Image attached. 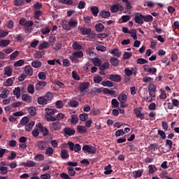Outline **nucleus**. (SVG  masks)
Segmentation results:
<instances>
[{
  "label": "nucleus",
  "mask_w": 179,
  "mask_h": 179,
  "mask_svg": "<svg viewBox=\"0 0 179 179\" xmlns=\"http://www.w3.org/2000/svg\"><path fill=\"white\" fill-rule=\"evenodd\" d=\"M117 99L120 103L121 108H125V107H127V105L125 103H127V100H128V96H127V94H125V93L120 94Z\"/></svg>",
  "instance_id": "1"
},
{
  "label": "nucleus",
  "mask_w": 179,
  "mask_h": 179,
  "mask_svg": "<svg viewBox=\"0 0 179 179\" xmlns=\"http://www.w3.org/2000/svg\"><path fill=\"white\" fill-rule=\"evenodd\" d=\"M83 150L85 153H90V155H96V149L95 147L89 145H84Z\"/></svg>",
  "instance_id": "2"
},
{
  "label": "nucleus",
  "mask_w": 179,
  "mask_h": 179,
  "mask_svg": "<svg viewBox=\"0 0 179 179\" xmlns=\"http://www.w3.org/2000/svg\"><path fill=\"white\" fill-rule=\"evenodd\" d=\"M90 86V83L89 82H83L79 85L78 89L80 92L81 96H85V90H87V89H89Z\"/></svg>",
  "instance_id": "3"
},
{
  "label": "nucleus",
  "mask_w": 179,
  "mask_h": 179,
  "mask_svg": "<svg viewBox=\"0 0 179 179\" xmlns=\"http://www.w3.org/2000/svg\"><path fill=\"white\" fill-rule=\"evenodd\" d=\"M49 127H50V130L52 132H54L55 131H59L61 129V127L59 126V121H56V122L50 123Z\"/></svg>",
  "instance_id": "4"
},
{
  "label": "nucleus",
  "mask_w": 179,
  "mask_h": 179,
  "mask_svg": "<svg viewBox=\"0 0 179 179\" xmlns=\"http://www.w3.org/2000/svg\"><path fill=\"white\" fill-rule=\"evenodd\" d=\"M122 2H124L125 3V9L127 11H124V13H128L129 15H131L132 13V4H131V1L129 0H122Z\"/></svg>",
  "instance_id": "5"
},
{
  "label": "nucleus",
  "mask_w": 179,
  "mask_h": 179,
  "mask_svg": "<svg viewBox=\"0 0 179 179\" xmlns=\"http://www.w3.org/2000/svg\"><path fill=\"white\" fill-rule=\"evenodd\" d=\"M64 136H72L75 135V129H71V127H66L64 129Z\"/></svg>",
  "instance_id": "6"
},
{
  "label": "nucleus",
  "mask_w": 179,
  "mask_h": 179,
  "mask_svg": "<svg viewBox=\"0 0 179 179\" xmlns=\"http://www.w3.org/2000/svg\"><path fill=\"white\" fill-rule=\"evenodd\" d=\"M143 69L145 72H148V73H152L153 75L157 72V68H150L148 64L143 66Z\"/></svg>",
  "instance_id": "7"
},
{
  "label": "nucleus",
  "mask_w": 179,
  "mask_h": 179,
  "mask_svg": "<svg viewBox=\"0 0 179 179\" xmlns=\"http://www.w3.org/2000/svg\"><path fill=\"white\" fill-rule=\"evenodd\" d=\"M110 80H112L113 82H117V83L119 82H121L122 80V78L120 75H115V74H111L109 76Z\"/></svg>",
  "instance_id": "8"
},
{
  "label": "nucleus",
  "mask_w": 179,
  "mask_h": 179,
  "mask_svg": "<svg viewBox=\"0 0 179 179\" xmlns=\"http://www.w3.org/2000/svg\"><path fill=\"white\" fill-rule=\"evenodd\" d=\"M47 86V82L45 81H39L35 85V89L36 90H41L43 87H45Z\"/></svg>",
  "instance_id": "9"
},
{
  "label": "nucleus",
  "mask_w": 179,
  "mask_h": 179,
  "mask_svg": "<svg viewBox=\"0 0 179 179\" xmlns=\"http://www.w3.org/2000/svg\"><path fill=\"white\" fill-rule=\"evenodd\" d=\"M155 92H156V85H155V84H150L148 85L149 95L152 97H156V95H153V93H155Z\"/></svg>",
  "instance_id": "10"
},
{
  "label": "nucleus",
  "mask_w": 179,
  "mask_h": 179,
  "mask_svg": "<svg viewBox=\"0 0 179 179\" xmlns=\"http://www.w3.org/2000/svg\"><path fill=\"white\" fill-rule=\"evenodd\" d=\"M141 16H143V15L137 13L134 17V20H135L136 23H137L138 24H143V23H144L143 18H142Z\"/></svg>",
  "instance_id": "11"
},
{
  "label": "nucleus",
  "mask_w": 179,
  "mask_h": 179,
  "mask_svg": "<svg viewBox=\"0 0 179 179\" xmlns=\"http://www.w3.org/2000/svg\"><path fill=\"white\" fill-rule=\"evenodd\" d=\"M134 114L137 118H140V120H145V113H142L139 108L134 109Z\"/></svg>",
  "instance_id": "12"
},
{
  "label": "nucleus",
  "mask_w": 179,
  "mask_h": 179,
  "mask_svg": "<svg viewBox=\"0 0 179 179\" xmlns=\"http://www.w3.org/2000/svg\"><path fill=\"white\" fill-rule=\"evenodd\" d=\"M79 30L83 36H89L92 33V29L90 28L81 27Z\"/></svg>",
  "instance_id": "13"
},
{
  "label": "nucleus",
  "mask_w": 179,
  "mask_h": 179,
  "mask_svg": "<svg viewBox=\"0 0 179 179\" xmlns=\"http://www.w3.org/2000/svg\"><path fill=\"white\" fill-rule=\"evenodd\" d=\"M38 104L40 106H45L48 104V101L44 96L38 97Z\"/></svg>",
  "instance_id": "14"
},
{
  "label": "nucleus",
  "mask_w": 179,
  "mask_h": 179,
  "mask_svg": "<svg viewBox=\"0 0 179 179\" xmlns=\"http://www.w3.org/2000/svg\"><path fill=\"white\" fill-rule=\"evenodd\" d=\"M24 71L26 75H27V76H33V68H31V66L30 65L26 66L24 69Z\"/></svg>",
  "instance_id": "15"
},
{
  "label": "nucleus",
  "mask_w": 179,
  "mask_h": 179,
  "mask_svg": "<svg viewBox=\"0 0 179 179\" xmlns=\"http://www.w3.org/2000/svg\"><path fill=\"white\" fill-rule=\"evenodd\" d=\"M37 146L39 150H45L47 149V143L45 141H39Z\"/></svg>",
  "instance_id": "16"
},
{
  "label": "nucleus",
  "mask_w": 179,
  "mask_h": 179,
  "mask_svg": "<svg viewBox=\"0 0 179 179\" xmlns=\"http://www.w3.org/2000/svg\"><path fill=\"white\" fill-rule=\"evenodd\" d=\"M90 10H91V13L93 15V16H94L95 17H97V15H99V7L92 6L90 7Z\"/></svg>",
  "instance_id": "17"
},
{
  "label": "nucleus",
  "mask_w": 179,
  "mask_h": 179,
  "mask_svg": "<svg viewBox=\"0 0 179 179\" xmlns=\"http://www.w3.org/2000/svg\"><path fill=\"white\" fill-rule=\"evenodd\" d=\"M99 16L102 17V19H108V17H110L111 16V13H110V11H101L99 13Z\"/></svg>",
  "instance_id": "18"
},
{
  "label": "nucleus",
  "mask_w": 179,
  "mask_h": 179,
  "mask_svg": "<svg viewBox=\"0 0 179 179\" xmlns=\"http://www.w3.org/2000/svg\"><path fill=\"white\" fill-rule=\"evenodd\" d=\"M112 169L111 164H108V166H105L103 173L106 176H108L111 174V173H113V169Z\"/></svg>",
  "instance_id": "19"
},
{
  "label": "nucleus",
  "mask_w": 179,
  "mask_h": 179,
  "mask_svg": "<svg viewBox=\"0 0 179 179\" xmlns=\"http://www.w3.org/2000/svg\"><path fill=\"white\" fill-rule=\"evenodd\" d=\"M141 17H142L143 20H144V22H153V17L150 15H141Z\"/></svg>",
  "instance_id": "20"
},
{
  "label": "nucleus",
  "mask_w": 179,
  "mask_h": 179,
  "mask_svg": "<svg viewBox=\"0 0 179 179\" xmlns=\"http://www.w3.org/2000/svg\"><path fill=\"white\" fill-rule=\"evenodd\" d=\"M110 53L115 55V57H117V58H120L122 54L118 49H114L110 51Z\"/></svg>",
  "instance_id": "21"
},
{
  "label": "nucleus",
  "mask_w": 179,
  "mask_h": 179,
  "mask_svg": "<svg viewBox=\"0 0 179 179\" xmlns=\"http://www.w3.org/2000/svg\"><path fill=\"white\" fill-rule=\"evenodd\" d=\"M77 131L79 134H86V132H87V129L86 127L78 125L77 127Z\"/></svg>",
  "instance_id": "22"
},
{
  "label": "nucleus",
  "mask_w": 179,
  "mask_h": 179,
  "mask_svg": "<svg viewBox=\"0 0 179 179\" xmlns=\"http://www.w3.org/2000/svg\"><path fill=\"white\" fill-rule=\"evenodd\" d=\"M95 29L97 33H101L104 30V25L101 23H98L95 25Z\"/></svg>",
  "instance_id": "23"
},
{
  "label": "nucleus",
  "mask_w": 179,
  "mask_h": 179,
  "mask_svg": "<svg viewBox=\"0 0 179 179\" xmlns=\"http://www.w3.org/2000/svg\"><path fill=\"white\" fill-rule=\"evenodd\" d=\"M72 48L73 50L77 51H80L82 50V45L78 43V41H74L72 45Z\"/></svg>",
  "instance_id": "24"
},
{
  "label": "nucleus",
  "mask_w": 179,
  "mask_h": 179,
  "mask_svg": "<svg viewBox=\"0 0 179 179\" xmlns=\"http://www.w3.org/2000/svg\"><path fill=\"white\" fill-rule=\"evenodd\" d=\"M45 115L50 116V115H54V114H55V113L57 112V110L52 109V108H45Z\"/></svg>",
  "instance_id": "25"
},
{
  "label": "nucleus",
  "mask_w": 179,
  "mask_h": 179,
  "mask_svg": "<svg viewBox=\"0 0 179 179\" xmlns=\"http://www.w3.org/2000/svg\"><path fill=\"white\" fill-rule=\"evenodd\" d=\"M49 47H50V43L48 42L44 41L43 43L39 45L38 50H45V48H48Z\"/></svg>",
  "instance_id": "26"
},
{
  "label": "nucleus",
  "mask_w": 179,
  "mask_h": 179,
  "mask_svg": "<svg viewBox=\"0 0 179 179\" xmlns=\"http://www.w3.org/2000/svg\"><path fill=\"white\" fill-rule=\"evenodd\" d=\"M41 15H43L41 10H35L34 12V19H35L36 20H40Z\"/></svg>",
  "instance_id": "27"
},
{
  "label": "nucleus",
  "mask_w": 179,
  "mask_h": 179,
  "mask_svg": "<svg viewBox=\"0 0 179 179\" xmlns=\"http://www.w3.org/2000/svg\"><path fill=\"white\" fill-rule=\"evenodd\" d=\"M24 65V59H20L13 64V66H15V68H19L20 66H23Z\"/></svg>",
  "instance_id": "28"
},
{
  "label": "nucleus",
  "mask_w": 179,
  "mask_h": 179,
  "mask_svg": "<svg viewBox=\"0 0 179 179\" xmlns=\"http://www.w3.org/2000/svg\"><path fill=\"white\" fill-rule=\"evenodd\" d=\"M43 96L47 100V101H50L52 100V98L54 97V94L51 92H48Z\"/></svg>",
  "instance_id": "29"
},
{
  "label": "nucleus",
  "mask_w": 179,
  "mask_h": 179,
  "mask_svg": "<svg viewBox=\"0 0 179 179\" xmlns=\"http://www.w3.org/2000/svg\"><path fill=\"white\" fill-rule=\"evenodd\" d=\"M22 166H24V167H34L36 166V162L34 161H29L22 163Z\"/></svg>",
  "instance_id": "30"
},
{
  "label": "nucleus",
  "mask_w": 179,
  "mask_h": 179,
  "mask_svg": "<svg viewBox=\"0 0 179 179\" xmlns=\"http://www.w3.org/2000/svg\"><path fill=\"white\" fill-rule=\"evenodd\" d=\"M68 173L70 177H75V175L76 174V171H75V169H73V167L68 166L67 167Z\"/></svg>",
  "instance_id": "31"
},
{
  "label": "nucleus",
  "mask_w": 179,
  "mask_h": 179,
  "mask_svg": "<svg viewBox=\"0 0 179 179\" xmlns=\"http://www.w3.org/2000/svg\"><path fill=\"white\" fill-rule=\"evenodd\" d=\"M4 74L7 76H12V68L9 66L4 68Z\"/></svg>",
  "instance_id": "32"
},
{
  "label": "nucleus",
  "mask_w": 179,
  "mask_h": 179,
  "mask_svg": "<svg viewBox=\"0 0 179 179\" xmlns=\"http://www.w3.org/2000/svg\"><path fill=\"white\" fill-rule=\"evenodd\" d=\"M60 155L62 159H68V157H69V154L68 153V151L65 149L61 150Z\"/></svg>",
  "instance_id": "33"
},
{
  "label": "nucleus",
  "mask_w": 179,
  "mask_h": 179,
  "mask_svg": "<svg viewBox=\"0 0 179 179\" xmlns=\"http://www.w3.org/2000/svg\"><path fill=\"white\" fill-rule=\"evenodd\" d=\"M108 68H110V63H108V62H106L99 66V70L106 71V69H108Z\"/></svg>",
  "instance_id": "34"
},
{
  "label": "nucleus",
  "mask_w": 179,
  "mask_h": 179,
  "mask_svg": "<svg viewBox=\"0 0 179 179\" xmlns=\"http://www.w3.org/2000/svg\"><path fill=\"white\" fill-rule=\"evenodd\" d=\"M34 122L31 121L30 122L29 124L25 125V130L27 132H30V131H31V129H33V126L34 125Z\"/></svg>",
  "instance_id": "35"
},
{
  "label": "nucleus",
  "mask_w": 179,
  "mask_h": 179,
  "mask_svg": "<svg viewBox=\"0 0 179 179\" xmlns=\"http://www.w3.org/2000/svg\"><path fill=\"white\" fill-rule=\"evenodd\" d=\"M14 96H16L17 99H20V87H17L13 90Z\"/></svg>",
  "instance_id": "36"
},
{
  "label": "nucleus",
  "mask_w": 179,
  "mask_h": 179,
  "mask_svg": "<svg viewBox=\"0 0 179 179\" xmlns=\"http://www.w3.org/2000/svg\"><path fill=\"white\" fill-rule=\"evenodd\" d=\"M69 106L70 107H73L74 108H76V107L79 106V102H78L76 100H71L68 103Z\"/></svg>",
  "instance_id": "37"
},
{
  "label": "nucleus",
  "mask_w": 179,
  "mask_h": 179,
  "mask_svg": "<svg viewBox=\"0 0 179 179\" xmlns=\"http://www.w3.org/2000/svg\"><path fill=\"white\" fill-rule=\"evenodd\" d=\"M19 54H20V52L17 50L14 51L10 55V61H13L15 59H16V58H17Z\"/></svg>",
  "instance_id": "38"
},
{
  "label": "nucleus",
  "mask_w": 179,
  "mask_h": 179,
  "mask_svg": "<svg viewBox=\"0 0 179 179\" xmlns=\"http://www.w3.org/2000/svg\"><path fill=\"white\" fill-rule=\"evenodd\" d=\"M103 93L104 94H110V96H114V94H115V91L110 90L108 88H103Z\"/></svg>",
  "instance_id": "39"
},
{
  "label": "nucleus",
  "mask_w": 179,
  "mask_h": 179,
  "mask_svg": "<svg viewBox=\"0 0 179 179\" xmlns=\"http://www.w3.org/2000/svg\"><path fill=\"white\" fill-rule=\"evenodd\" d=\"M110 62L113 66H118V59L115 57H110Z\"/></svg>",
  "instance_id": "40"
},
{
  "label": "nucleus",
  "mask_w": 179,
  "mask_h": 179,
  "mask_svg": "<svg viewBox=\"0 0 179 179\" xmlns=\"http://www.w3.org/2000/svg\"><path fill=\"white\" fill-rule=\"evenodd\" d=\"M111 105L113 108H118V107H120V102L117 101V99H113L111 101Z\"/></svg>",
  "instance_id": "41"
},
{
  "label": "nucleus",
  "mask_w": 179,
  "mask_h": 179,
  "mask_svg": "<svg viewBox=\"0 0 179 179\" xmlns=\"http://www.w3.org/2000/svg\"><path fill=\"white\" fill-rule=\"evenodd\" d=\"M10 43V41L8 39L1 40L0 41V47H8Z\"/></svg>",
  "instance_id": "42"
},
{
  "label": "nucleus",
  "mask_w": 179,
  "mask_h": 179,
  "mask_svg": "<svg viewBox=\"0 0 179 179\" xmlns=\"http://www.w3.org/2000/svg\"><path fill=\"white\" fill-rule=\"evenodd\" d=\"M79 121V117H78V116H76V115H71V124H73V125H76V124H78V122Z\"/></svg>",
  "instance_id": "43"
},
{
  "label": "nucleus",
  "mask_w": 179,
  "mask_h": 179,
  "mask_svg": "<svg viewBox=\"0 0 179 179\" xmlns=\"http://www.w3.org/2000/svg\"><path fill=\"white\" fill-rule=\"evenodd\" d=\"M13 3L15 6H23L24 5V0H14Z\"/></svg>",
  "instance_id": "44"
},
{
  "label": "nucleus",
  "mask_w": 179,
  "mask_h": 179,
  "mask_svg": "<svg viewBox=\"0 0 179 179\" xmlns=\"http://www.w3.org/2000/svg\"><path fill=\"white\" fill-rule=\"evenodd\" d=\"M0 174H2V176H6V174H8V167L0 166Z\"/></svg>",
  "instance_id": "45"
},
{
  "label": "nucleus",
  "mask_w": 179,
  "mask_h": 179,
  "mask_svg": "<svg viewBox=\"0 0 179 179\" xmlns=\"http://www.w3.org/2000/svg\"><path fill=\"white\" fill-rule=\"evenodd\" d=\"M143 173V169H138V171H135L134 178H140V177H142Z\"/></svg>",
  "instance_id": "46"
},
{
  "label": "nucleus",
  "mask_w": 179,
  "mask_h": 179,
  "mask_svg": "<svg viewBox=\"0 0 179 179\" xmlns=\"http://www.w3.org/2000/svg\"><path fill=\"white\" fill-rule=\"evenodd\" d=\"M41 65L42 63L41 62L38 61H34L31 62V66H33L34 68H41Z\"/></svg>",
  "instance_id": "47"
},
{
  "label": "nucleus",
  "mask_w": 179,
  "mask_h": 179,
  "mask_svg": "<svg viewBox=\"0 0 179 179\" xmlns=\"http://www.w3.org/2000/svg\"><path fill=\"white\" fill-rule=\"evenodd\" d=\"M8 94H9L8 90H4L2 91L1 94H0V98L6 99V97H8Z\"/></svg>",
  "instance_id": "48"
},
{
  "label": "nucleus",
  "mask_w": 179,
  "mask_h": 179,
  "mask_svg": "<svg viewBox=\"0 0 179 179\" xmlns=\"http://www.w3.org/2000/svg\"><path fill=\"white\" fill-rule=\"evenodd\" d=\"M38 77L41 80H45L47 79V75L45 72H40L38 74Z\"/></svg>",
  "instance_id": "49"
},
{
  "label": "nucleus",
  "mask_w": 179,
  "mask_h": 179,
  "mask_svg": "<svg viewBox=\"0 0 179 179\" xmlns=\"http://www.w3.org/2000/svg\"><path fill=\"white\" fill-rule=\"evenodd\" d=\"M43 8V4L38 1L35 2L34 4V9H36V10H39Z\"/></svg>",
  "instance_id": "50"
},
{
  "label": "nucleus",
  "mask_w": 179,
  "mask_h": 179,
  "mask_svg": "<svg viewBox=\"0 0 179 179\" xmlns=\"http://www.w3.org/2000/svg\"><path fill=\"white\" fill-rule=\"evenodd\" d=\"M92 62L95 66H101V60L99 58L92 59Z\"/></svg>",
  "instance_id": "51"
},
{
  "label": "nucleus",
  "mask_w": 179,
  "mask_h": 179,
  "mask_svg": "<svg viewBox=\"0 0 179 179\" xmlns=\"http://www.w3.org/2000/svg\"><path fill=\"white\" fill-rule=\"evenodd\" d=\"M73 57H76V58H82L83 57V52L82 51H78V52H74L72 53Z\"/></svg>",
  "instance_id": "52"
},
{
  "label": "nucleus",
  "mask_w": 179,
  "mask_h": 179,
  "mask_svg": "<svg viewBox=\"0 0 179 179\" xmlns=\"http://www.w3.org/2000/svg\"><path fill=\"white\" fill-rule=\"evenodd\" d=\"M29 121H30V119H29V117L25 116L21 119L20 124L21 125H26V124H27Z\"/></svg>",
  "instance_id": "53"
},
{
  "label": "nucleus",
  "mask_w": 179,
  "mask_h": 179,
  "mask_svg": "<svg viewBox=\"0 0 179 179\" xmlns=\"http://www.w3.org/2000/svg\"><path fill=\"white\" fill-rule=\"evenodd\" d=\"M45 120H47L48 122H54L57 121V117L52 116V115H45Z\"/></svg>",
  "instance_id": "54"
},
{
  "label": "nucleus",
  "mask_w": 179,
  "mask_h": 179,
  "mask_svg": "<svg viewBox=\"0 0 179 179\" xmlns=\"http://www.w3.org/2000/svg\"><path fill=\"white\" fill-rule=\"evenodd\" d=\"M45 157L44 155L39 154L34 157V160L38 162H43L44 160Z\"/></svg>",
  "instance_id": "55"
},
{
  "label": "nucleus",
  "mask_w": 179,
  "mask_h": 179,
  "mask_svg": "<svg viewBox=\"0 0 179 179\" xmlns=\"http://www.w3.org/2000/svg\"><path fill=\"white\" fill-rule=\"evenodd\" d=\"M69 25L71 27H76L78 26V22L73 21V20L70 19L69 21Z\"/></svg>",
  "instance_id": "56"
},
{
  "label": "nucleus",
  "mask_w": 179,
  "mask_h": 179,
  "mask_svg": "<svg viewBox=\"0 0 179 179\" xmlns=\"http://www.w3.org/2000/svg\"><path fill=\"white\" fill-rule=\"evenodd\" d=\"M129 34H131V36L132 38H134V40L138 39V36H136V29H131Z\"/></svg>",
  "instance_id": "57"
},
{
  "label": "nucleus",
  "mask_w": 179,
  "mask_h": 179,
  "mask_svg": "<svg viewBox=\"0 0 179 179\" xmlns=\"http://www.w3.org/2000/svg\"><path fill=\"white\" fill-rule=\"evenodd\" d=\"M86 6V2L85 1H80L78 3V9H85V6Z\"/></svg>",
  "instance_id": "58"
},
{
  "label": "nucleus",
  "mask_w": 179,
  "mask_h": 179,
  "mask_svg": "<svg viewBox=\"0 0 179 179\" xmlns=\"http://www.w3.org/2000/svg\"><path fill=\"white\" fill-rule=\"evenodd\" d=\"M52 153H54V149L51 147H49L45 150V155L48 156H52Z\"/></svg>",
  "instance_id": "59"
},
{
  "label": "nucleus",
  "mask_w": 179,
  "mask_h": 179,
  "mask_svg": "<svg viewBox=\"0 0 179 179\" xmlns=\"http://www.w3.org/2000/svg\"><path fill=\"white\" fill-rule=\"evenodd\" d=\"M87 113H81L79 115V118L80 120V121L85 122L86 121V120H87Z\"/></svg>",
  "instance_id": "60"
},
{
  "label": "nucleus",
  "mask_w": 179,
  "mask_h": 179,
  "mask_svg": "<svg viewBox=\"0 0 179 179\" xmlns=\"http://www.w3.org/2000/svg\"><path fill=\"white\" fill-rule=\"evenodd\" d=\"M27 92L31 94H33V93H34V85L31 84L27 86Z\"/></svg>",
  "instance_id": "61"
},
{
  "label": "nucleus",
  "mask_w": 179,
  "mask_h": 179,
  "mask_svg": "<svg viewBox=\"0 0 179 179\" xmlns=\"http://www.w3.org/2000/svg\"><path fill=\"white\" fill-rule=\"evenodd\" d=\"M22 100L23 101H27L28 103H30V101H31V100H30V96H29L27 94H22Z\"/></svg>",
  "instance_id": "62"
},
{
  "label": "nucleus",
  "mask_w": 179,
  "mask_h": 179,
  "mask_svg": "<svg viewBox=\"0 0 179 179\" xmlns=\"http://www.w3.org/2000/svg\"><path fill=\"white\" fill-rule=\"evenodd\" d=\"M157 132L161 139H166V133L163 130L159 129Z\"/></svg>",
  "instance_id": "63"
},
{
  "label": "nucleus",
  "mask_w": 179,
  "mask_h": 179,
  "mask_svg": "<svg viewBox=\"0 0 179 179\" xmlns=\"http://www.w3.org/2000/svg\"><path fill=\"white\" fill-rule=\"evenodd\" d=\"M110 10L112 13H117V12H118V5L115 4L111 6Z\"/></svg>",
  "instance_id": "64"
}]
</instances>
